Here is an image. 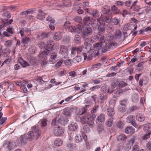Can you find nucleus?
<instances>
[{"label": "nucleus", "mask_w": 151, "mask_h": 151, "mask_svg": "<svg viewBox=\"0 0 151 151\" xmlns=\"http://www.w3.org/2000/svg\"><path fill=\"white\" fill-rule=\"evenodd\" d=\"M124 122L121 121H119L116 124L117 127L120 129L124 127Z\"/></svg>", "instance_id": "nucleus-40"}, {"label": "nucleus", "mask_w": 151, "mask_h": 151, "mask_svg": "<svg viewBox=\"0 0 151 151\" xmlns=\"http://www.w3.org/2000/svg\"><path fill=\"white\" fill-rule=\"evenodd\" d=\"M99 35L104 32L105 28L104 26H99L98 28Z\"/></svg>", "instance_id": "nucleus-39"}, {"label": "nucleus", "mask_w": 151, "mask_h": 151, "mask_svg": "<svg viewBox=\"0 0 151 151\" xmlns=\"http://www.w3.org/2000/svg\"><path fill=\"white\" fill-rule=\"evenodd\" d=\"M111 10L113 12H114L115 14H117L120 13V10L115 5H114L111 7Z\"/></svg>", "instance_id": "nucleus-25"}, {"label": "nucleus", "mask_w": 151, "mask_h": 151, "mask_svg": "<svg viewBox=\"0 0 151 151\" xmlns=\"http://www.w3.org/2000/svg\"><path fill=\"white\" fill-rule=\"evenodd\" d=\"M63 121L61 120V119H60L58 120L56 119H54L52 120V125L53 126L58 125V123L62 124Z\"/></svg>", "instance_id": "nucleus-24"}, {"label": "nucleus", "mask_w": 151, "mask_h": 151, "mask_svg": "<svg viewBox=\"0 0 151 151\" xmlns=\"http://www.w3.org/2000/svg\"><path fill=\"white\" fill-rule=\"evenodd\" d=\"M82 140V138L80 135H78L75 137V141L76 142L78 143L81 142Z\"/></svg>", "instance_id": "nucleus-37"}, {"label": "nucleus", "mask_w": 151, "mask_h": 151, "mask_svg": "<svg viewBox=\"0 0 151 151\" xmlns=\"http://www.w3.org/2000/svg\"><path fill=\"white\" fill-rule=\"evenodd\" d=\"M74 40L77 44H79L81 42V38L79 35H75L74 38Z\"/></svg>", "instance_id": "nucleus-34"}, {"label": "nucleus", "mask_w": 151, "mask_h": 151, "mask_svg": "<svg viewBox=\"0 0 151 151\" xmlns=\"http://www.w3.org/2000/svg\"><path fill=\"white\" fill-rule=\"evenodd\" d=\"M144 131L148 133H151V124H146L144 128Z\"/></svg>", "instance_id": "nucleus-20"}, {"label": "nucleus", "mask_w": 151, "mask_h": 151, "mask_svg": "<svg viewBox=\"0 0 151 151\" xmlns=\"http://www.w3.org/2000/svg\"><path fill=\"white\" fill-rule=\"evenodd\" d=\"M41 124L42 126H46L47 124V120L45 119L42 120L41 122Z\"/></svg>", "instance_id": "nucleus-61"}, {"label": "nucleus", "mask_w": 151, "mask_h": 151, "mask_svg": "<svg viewBox=\"0 0 151 151\" xmlns=\"http://www.w3.org/2000/svg\"><path fill=\"white\" fill-rule=\"evenodd\" d=\"M83 129L84 131L87 133H88L90 132V130L87 125H84Z\"/></svg>", "instance_id": "nucleus-52"}, {"label": "nucleus", "mask_w": 151, "mask_h": 151, "mask_svg": "<svg viewBox=\"0 0 151 151\" xmlns=\"http://www.w3.org/2000/svg\"><path fill=\"white\" fill-rule=\"evenodd\" d=\"M118 85L119 86L124 87L127 86V83L123 81H121L119 83Z\"/></svg>", "instance_id": "nucleus-56"}, {"label": "nucleus", "mask_w": 151, "mask_h": 151, "mask_svg": "<svg viewBox=\"0 0 151 151\" xmlns=\"http://www.w3.org/2000/svg\"><path fill=\"white\" fill-rule=\"evenodd\" d=\"M126 109V106H122L121 107V106H119V107L118 110L122 112H124L125 111Z\"/></svg>", "instance_id": "nucleus-54"}, {"label": "nucleus", "mask_w": 151, "mask_h": 151, "mask_svg": "<svg viewBox=\"0 0 151 151\" xmlns=\"http://www.w3.org/2000/svg\"><path fill=\"white\" fill-rule=\"evenodd\" d=\"M40 135V132L38 127L35 126L31 128V131L28 132L26 135V139L24 138V135L21 136L20 139V145L22 144H25L27 140L31 141L33 139H38Z\"/></svg>", "instance_id": "nucleus-1"}, {"label": "nucleus", "mask_w": 151, "mask_h": 151, "mask_svg": "<svg viewBox=\"0 0 151 151\" xmlns=\"http://www.w3.org/2000/svg\"><path fill=\"white\" fill-rule=\"evenodd\" d=\"M63 114L67 116H70V111L67 109H65L63 111Z\"/></svg>", "instance_id": "nucleus-49"}, {"label": "nucleus", "mask_w": 151, "mask_h": 151, "mask_svg": "<svg viewBox=\"0 0 151 151\" xmlns=\"http://www.w3.org/2000/svg\"><path fill=\"white\" fill-rule=\"evenodd\" d=\"M55 145L57 146H59L62 145L63 144L62 140L59 138H57L54 141Z\"/></svg>", "instance_id": "nucleus-28"}, {"label": "nucleus", "mask_w": 151, "mask_h": 151, "mask_svg": "<svg viewBox=\"0 0 151 151\" xmlns=\"http://www.w3.org/2000/svg\"><path fill=\"white\" fill-rule=\"evenodd\" d=\"M92 32V29L90 27H88L83 29L82 32V37L84 40L86 38H88V36L91 35Z\"/></svg>", "instance_id": "nucleus-4"}, {"label": "nucleus", "mask_w": 151, "mask_h": 151, "mask_svg": "<svg viewBox=\"0 0 151 151\" xmlns=\"http://www.w3.org/2000/svg\"><path fill=\"white\" fill-rule=\"evenodd\" d=\"M5 143L4 144V146L8 149H12L16 146L14 142H10L9 141H5Z\"/></svg>", "instance_id": "nucleus-8"}, {"label": "nucleus", "mask_w": 151, "mask_h": 151, "mask_svg": "<svg viewBox=\"0 0 151 151\" xmlns=\"http://www.w3.org/2000/svg\"><path fill=\"white\" fill-rule=\"evenodd\" d=\"M101 65H102L101 63H97L93 65L92 67L93 68L98 69L99 68Z\"/></svg>", "instance_id": "nucleus-63"}, {"label": "nucleus", "mask_w": 151, "mask_h": 151, "mask_svg": "<svg viewBox=\"0 0 151 151\" xmlns=\"http://www.w3.org/2000/svg\"><path fill=\"white\" fill-rule=\"evenodd\" d=\"M124 4V2L121 1H117L115 2L116 5L118 6H121Z\"/></svg>", "instance_id": "nucleus-58"}, {"label": "nucleus", "mask_w": 151, "mask_h": 151, "mask_svg": "<svg viewBox=\"0 0 151 151\" xmlns=\"http://www.w3.org/2000/svg\"><path fill=\"white\" fill-rule=\"evenodd\" d=\"M136 139V137L134 136L129 140V145L131 146L133 145L134 142V141Z\"/></svg>", "instance_id": "nucleus-43"}, {"label": "nucleus", "mask_w": 151, "mask_h": 151, "mask_svg": "<svg viewBox=\"0 0 151 151\" xmlns=\"http://www.w3.org/2000/svg\"><path fill=\"white\" fill-rule=\"evenodd\" d=\"M81 57L80 56H76L73 60V62L74 63H78L81 61Z\"/></svg>", "instance_id": "nucleus-42"}, {"label": "nucleus", "mask_w": 151, "mask_h": 151, "mask_svg": "<svg viewBox=\"0 0 151 151\" xmlns=\"http://www.w3.org/2000/svg\"><path fill=\"white\" fill-rule=\"evenodd\" d=\"M76 49L77 53H80L82 51V47H76Z\"/></svg>", "instance_id": "nucleus-64"}, {"label": "nucleus", "mask_w": 151, "mask_h": 151, "mask_svg": "<svg viewBox=\"0 0 151 151\" xmlns=\"http://www.w3.org/2000/svg\"><path fill=\"white\" fill-rule=\"evenodd\" d=\"M113 118L112 117L109 118L106 122V125L109 127H111L113 124Z\"/></svg>", "instance_id": "nucleus-29"}, {"label": "nucleus", "mask_w": 151, "mask_h": 151, "mask_svg": "<svg viewBox=\"0 0 151 151\" xmlns=\"http://www.w3.org/2000/svg\"><path fill=\"white\" fill-rule=\"evenodd\" d=\"M49 50L47 49L40 53L39 55V57L42 59V60H44L47 58V56L49 53Z\"/></svg>", "instance_id": "nucleus-10"}, {"label": "nucleus", "mask_w": 151, "mask_h": 151, "mask_svg": "<svg viewBox=\"0 0 151 151\" xmlns=\"http://www.w3.org/2000/svg\"><path fill=\"white\" fill-rule=\"evenodd\" d=\"M29 37H26L22 39V42L24 44H26L29 41Z\"/></svg>", "instance_id": "nucleus-51"}, {"label": "nucleus", "mask_w": 151, "mask_h": 151, "mask_svg": "<svg viewBox=\"0 0 151 151\" xmlns=\"http://www.w3.org/2000/svg\"><path fill=\"white\" fill-rule=\"evenodd\" d=\"M46 19L47 21L50 22L52 23H53L55 22V20L51 17H48L46 18Z\"/></svg>", "instance_id": "nucleus-62"}, {"label": "nucleus", "mask_w": 151, "mask_h": 151, "mask_svg": "<svg viewBox=\"0 0 151 151\" xmlns=\"http://www.w3.org/2000/svg\"><path fill=\"white\" fill-rule=\"evenodd\" d=\"M70 23L68 22H65L64 24V27L65 29L68 27L69 31L71 32H76V27L74 26H69Z\"/></svg>", "instance_id": "nucleus-12"}, {"label": "nucleus", "mask_w": 151, "mask_h": 151, "mask_svg": "<svg viewBox=\"0 0 151 151\" xmlns=\"http://www.w3.org/2000/svg\"><path fill=\"white\" fill-rule=\"evenodd\" d=\"M125 132L127 134H132L135 132V129L132 126L127 127L125 130Z\"/></svg>", "instance_id": "nucleus-18"}, {"label": "nucleus", "mask_w": 151, "mask_h": 151, "mask_svg": "<svg viewBox=\"0 0 151 151\" xmlns=\"http://www.w3.org/2000/svg\"><path fill=\"white\" fill-rule=\"evenodd\" d=\"M95 20L92 17L86 16L83 19V22L84 24L87 25H92L94 24Z\"/></svg>", "instance_id": "nucleus-7"}, {"label": "nucleus", "mask_w": 151, "mask_h": 151, "mask_svg": "<svg viewBox=\"0 0 151 151\" xmlns=\"http://www.w3.org/2000/svg\"><path fill=\"white\" fill-rule=\"evenodd\" d=\"M88 12L95 18H97L99 17L98 11L96 9L89 10H88Z\"/></svg>", "instance_id": "nucleus-11"}, {"label": "nucleus", "mask_w": 151, "mask_h": 151, "mask_svg": "<svg viewBox=\"0 0 151 151\" xmlns=\"http://www.w3.org/2000/svg\"><path fill=\"white\" fill-rule=\"evenodd\" d=\"M111 22L113 23L114 25L118 24L120 22V21L116 17L111 18Z\"/></svg>", "instance_id": "nucleus-35"}, {"label": "nucleus", "mask_w": 151, "mask_h": 151, "mask_svg": "<svg viewBox=\"0 0 151 151\" xmlns=\"http://www.w3.org/2000/svg\"><path fill=\"white\" fill-rule=\"evenodd\" d=\"M20 63L23 67H25L27 66H29V62H27L23 60H22Z\"/></svg>", "instance_id": "nucleus-47"}, {"label": "nucleus", "mask_w": 151, "mask_h": 151, "mask_svg": "<svg viewBox=\"0 0 151 151\" xmlns=\"http://www.w3.org/2000/svg\"><path fill=\"white\" fill-rule=\"evenodd\" d=\"M111 17H109L107 14H103L101 15L100 19L104 22H111Z\"/></svg>", "instance_id": "nucleus-9"}, {"label": "nucleus", "mask_w": 151, "mask_h": 151, "mask_svg": "<svg viewBox=\"0 0 151 151\" xmlns=\"http://www.w3.org/2000/svg\"><path fill=\"white\" fill-rule=\"evenodd\" d=\"M139 147L138 145H134L132 148V151H139Z\"/></svg>", "instance_id": "nucleus-55"}, {"label": "nucleus", "mask_w": 151, "mask_h": 151, "mask_svg": "<svg viewBox=\"0 0 151 151\" xmlns=\"http://www.w3.org/2000/svg\"><path fill=\"white\" fill-rule=\"evenodd\" d=\"M6 31L8 32L12 36L14 33V28L13 27H9L6 29Z\"/></svg>", "instance_id": "nucleus-38"}, {"label": "nucleus", "mask_w": 151, "mask_h": 151, "mask_svg": "<svg viewBox=\"0 0 151 151\" xmlns=\"http://www.w3.org/2000/svg\"><path fill=\"white\" fill-rule=\"evenodd\" d=\"M122 36V33L121 31L119 30H116L115 35V37L116 39H120Z\"/></svg>", "instance_id": "nucleus-33"}, {"label": "nucleus", "mask_w": 151, "mask_h": 151, "mask_svg": "<svg viewBox=\"0 0 151 151\" xmlns=\"http://www.w3.org/2000/svg\"><path fill=\"white\" fill-rule=\"evenodd\" d=\"M114 109L112 108H108L107 109V114L109 116L111 117L114 115Z\"/></svg>", "instance_id": "nucleus-32"}, {"label": "nucleus", "mask_w": 151, "mask_h": 151, "mask_svg": "<svg viewBox=\"0 0 151 151\" xmlns=\"http://www.w3.org/2000/svg\"><path fill=\"white\" fill-rule=\"evenodd\" d=\"M136 118L137 120L140 122L144 121L145 119V117L144 115L141 113L138 114L136 115Z\"/></svg>", "instance_id": "nucleus-16"}, {"label": "nucleus", "mask_w": 151, "mask_h": 151, "mask_svg": "<svg viewBox=\"0 0 151 151\" xmlns=\"http://www.w3.org/2000/svg\"><path fill=\"white\" fill-rule=\"evenodd\" d=\"M126 140V137L125 135L121 134L118 136L117 140L121 142H125Z\"/></svg>", "instance_id": "nucleus-27"}, {"label": "nucleus", "mask_w": 151, "mask_h": 151, "mask_svg": "<svg viewBox=\"0 0 151 151\" xmlns=\"http://www.w3.org/2000/svg\"><path fill=\"white\" fill-rule=\"evenodd\" d=\"M101 11L104 14H107L110 11V9L107 6H104L101 8Z\"/></svg>", "instance_id": "nucleus-36"}, {"label": "nucleus", "mask_w": 151, "mask_h": 151, "mask_svg": "<svg viewBox=\"0 0 151 151\" xmlns=\"http://www.w3.org/2000/svg\"><path fill=\"white\" fill-rule=\"evenodd\" d=\"M90 38H86L85 39L84 43V50L85 52H88L91 50V45Z\"/></svg>", "instance_id": "nucleus-3"}, {"label": "nucleus", "mask_w": 151, "mask_h": 151, "mask_svg": "<svg viewBox=\"0 0 151 151\" xmlns=\"http://www.w3.org/2000/svg\"><path fill=\"white\" fill-rule=\"evenodd\" d=\"M3 16L6 19L10 18L11 17V14L9 12H6L3 14Z\"/></svg>", "instance_id": "nucleus-44"}, {"label": "nucleus", "mask_w": 151, "mask_h": 151, "mask_svg": "<svg viewBox=\"0 0 151 151\" xmlns=\"http://www.w3.org/2000/svg\"><path fill=\"white\" fill-rule=\"evenodd\" d=\"M53 132L56 136H60L64 133V129L59 126L55 127L53 129Z\"/></svg>", "instance_id": "nucleus-6"}, {"label": "nucleus", "mask_w": 151, "mask_h": 151, "mask_svg": "<svg viewBox=\"0 0 151 151\" xmlns=\"http://www.w3.org/2000/svg\"><path fill=\"white\" fill-rule=\"evenodd\" d=\"M99 98L101 101V102L106 101L107 98V96L106 94L101 93L100 94Z\"/></svg>", "instance_id": "nucleus-30"}, {"label": "nucleus", "mask_w": 151, "mask_h": 151, "mask_svg": "<svg viewBox=\"0 0 151 151\" xmlns=\"http://www.w3.org/2000/svg\"><path fill=\"white\" fill-rule=\"evenodd\" d=\"M68 128L70 131H74L77 129L78 125L76 123L73 122L69 125Z\"/></svg>", "instance_id": "nucleus-15"}, {"label": "nucleus", "mask_w": 151, "mask_h": 151, "mask_svg": "<svg viewBox=\"0 0 151 151\" xmlns=\"http://www.w3.org/2000/svg\"><path fill=\"white\" fill-rule=\"evenodd\" d=\"M13 21V20L12 19H11L9 21L6 22L4 24V25L3 26L6 27L8 26H9V25L11 24Z\"/></svg>", "instance_id": "nucleus-60"}, {"label": "nucleus", "mask_w": 151, "mask_h": 151, "mask_svg": "<svg viewBox=\"0 0 151 151\" xmlns=\"http://www.w3.org/2000/svg\"><path fill=\"white\" fill-rule=\"evenodd\" d=\"M59 54L61 56L64 58L68 57V50L67 47L64 45H61Z\"/></svg>", "instance_id": "nucleus-5"}, {"label": "nucleus", "mask_w": 151, "mask_h": 151, "mask_svg": "<svg viewBox=\"0 0 151 151\" xmlns=\"http://www.w3.org/2000/svg\"><path fill=\"white\" fill-rule=\"evenodd\" d=\"M36 60L34 58H31L29 60V63L30 65H35L36 63Z\"/></svg>", "instance_id": "nucleus-48"}, {"label": "nucleus", "mask_w": 151, "mask_h": 151, "mask_svg": "<svg viewBox=\"0 0 151 151\" xmlns=\"http://www.w3.org/2000/svg\"><path fill=\"white\" fill-rule=\"evenodd\" d=\"M2 55L5 57H6L8 55L9 53L7 49H5L3 50L2 52Z\"/></svg>", "instance_id": "nucleus-50"}, {"label": "nucleus", "mask_w": 151, "mask_h": 151, "mask_svg": "<svg viewBox=\"0 0 151 151\" xmlns=\"http://www.w3.org/2000/svg\"><path fill=\"white\" fill-rule=\"evenodd\" d=\"M105 119V115L101 114L99 115L97 118L96 122L97 124H99L100 122H104Z\"/></svg>", "instance_id": "nucleus-13"}, {"label": "nucleus", "mask_w": 151, "mask_h": 151, "mask_svg": "<svg viewBox=\"0 0 151 151\" xmlns=\"http://www.w3.org/2000/svg\"><path fill=\"white\" fill-rule=\"evenodd\" d=\"M95 118L96 115L94 114L86 113L84 116L80 117V119L83 124L87 123L90 125H92L93 123Z\"/></svg>", "instance_id": "nucleus-2"}, {"label": "nucleus", "mask_w": 151, "mask_h": 151, "mask_svg": "<svg viewBox=\"0 0 151 151\" xmlns=\"http://www.w3.org/2000/svg\"><path fill=\"white\" fill-rule=\"evenodd\" d=\"M99 107V105H96L95 107L91 111V113H95L96 112L97 110V109Z\"/></svg>", "instance_id": "nucleus-59"}, {"label": "nucleus", "mask_w": 151, "mask_h": 151, "mask_svg": "<svg viewBox=\"0 0 151 151\" xmlns=\"http://www.w3.org/2000/svg\"><path fill=\"white\" fill-rule=\"evenodd\" d=\"M37 17L38 19L40 20L43 19L45 17L44 13L41 10L39 9Z\"/></svg>", "instance_id": "nucleus-19"}, {"label": "nucleus", "mask_w": 151, "mask_h": 151, "mask_svg": "<svg viewBox=\"0 0 151 151\" xmlns=\"http://www.w3.org/2000/svg\"><path fill=\"white\" fill-rule=\"evenodd\" d=\"M54 45L53 41L51 40L49 41L45 44L46 50H48L49 52L50 50L51 51Z\"/></svg>", "instance_id": "nucleus-14"}, {"label": "nucleus", "mask_w": 151, "mask_h": 151, "mask_svg": "<svg viewBox=\"0 0 151 151\" xmlns=\"http://www.w3.org/2000/svg\"><path fill=\"white\" fill-rule=\"evenodd\" d=\"M137 25H135L133 24H127V29L128 30H133V31H134L136 30L137 28Z\"/></svg>", "instance_id": "nucleus-21"}, {"label": "nucleus", "mask_w": 151, "mask_h": 151, "mask_svg": "<svg viewBox=\"0 0 151 151\" xmlns=\"http://www.w3.org/2000/svg\"><path fill=\"white\" fill-rule=\"evenodd\" d=\"M84 27L81 24L78 25L76 27V32L77 33H79L82 32Z\"/></svg>", "instance_id": "nucleus-22"}, {"label": "nucleus", "mask_w": 151, "mask_h": 151, "mask_svg": "<svg viewBox=\"0 0 151 151\" xmlns=\"http://www.w3.org/2000/svg\"><path fill=\"white\" fill-rule=\"evenodd\" d=\"M143 68L142 63H139L136 66V70L137 72H139L142 70Z\"/></svg>", "instance_id": "nucleus-31"}, {"label": "nucleus", "mask_w": 151, "mask_h": 151, "mask_svg": "<svg viewBox=\"0 0 151 151\" xmlns=\"http://www.w3.org/2000/svg\"><path fill=\"white\" fill-rule=\"evenodd\" d=\"M127 103V100L126 99H123L120 101V105L119 106H121V107H122V106H125Z\"/></svg>", "instance_id": "nucleus-53"}, {"label": "nucleus", "mask_w": 151, "mask_h": 151, "mask_svg": "<svg viewBox=\"0 0 151 151\" xmlns=\"http://www.w3.org/2000/svg\"><path fill=\"white\" fill-rule=\"evenodd\" d=\"M102 48L101 44L99 43H96L94 44L93 50L95 51H99Z\"/></svg>", "instance_id": "nucleus-26"}, {"label": "nucleus", "mask_w": 151, "mask_h": 151, "mask_svg": "<svg viewBox=\"0 0 151 151\" xmlns=\"http://www.w3.org/2000/svg\"><path fill=\"white\" fill-rule=\"evenodd\" d=\"M134 120L135 117L132 115L128 116L126 119V121L128 123H131Z\"/></svg>", "instance_id": "nucleus-23"}, {"label": "nucleus", "mask_w": 151, "mask_h": 151, "mask_svg": "<svg viewBox=\"0 0 151 151\" xmlns=\"http://www.w3.org/2000/svg\"><path fill=\"white\" fill-rule=\"evenodd\" d=\"M133 10L135 11L138 12L141 9L140 7L138 5H136L133 7Z\"/></svg>", "instance_id": "nucleus-57"}, {"label": "nucleus", "mask_w": 151, "mask_h": 151, "mask_svg": "<svg viewBox=\"0 0 151 151\" xmlns=\"http://www.w3.org/2000/svg\"><path fill=\"white\" fill-rule=\"evenodd\" d=\"M99 40L98 37L97 35H93L91 37V39H90L91 42H95Z\"/></svg>", "instance_id": "nucleus-45"}, {"label": "nucleus", "mask_w": 151, "mask_h": 151, "mask_svg": "<svg viewBox=\"0 0 151 151\" xmlns=\"http://www.w3.org/2000/svg\"><path fill=\"white\" fill-rule=\"evenodd\" d=\"M38 46L41 49H44V48L46 49L45 44L44 42H41L39 43L38 44Z\"/></svg>", "instance_id": "nucleus-46"}, {"label": "nucleus", "mask_w": 151, "mask_h": 151, "mask_svg": "<svg viewBox=\"0 0 151 151\" xmlns=\"http://www.w3.org/2000/svg\"><path fill=\"white\" fill-rule=\"evenodd\" d=\"M62 37V33L60 32H58L55 33L53 37V39L56 40H60Z\"/></svg>", "instance_id": "nucleus-17"}, {"label": "nucleus", "mask_w": 151, "mask_h": 151, "mask_svg": "<svg viewBox=\"0 0 151 151\" xmlns=\"http://www.w3.org/2000/svg\"><path fill=\"white\" fill-rule=\"evenodd\" d=\"M12 40H7L5 42L4 45L6 47H10L12 44Z\"/></svg>", "instance_id": "nucleus-41"}]
</instances>
